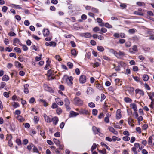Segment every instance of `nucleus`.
<instances>
[{
	"label": "nucleus",
	"mask_w": 154,
	"mask_h": 154,
	"mask_svg": "<svg viewBox=\"0 0 154 154\" xmlns=\"http://www.w3.org/2000/svg\"><path fill=\"white\" fill-rule=\"evenodd\" d=\"M125 55V54L123 52L119 51L116 55V57L118 58H120L121 57H123Z\"/></svg>",
	"instance_id": "14"
},
{
	"label": "nucleus",
	"mask_w": 154,
	"mask_h": 154,
	"mask_svg": "<svg viewBox=\"0 0 154 154\" xmlns=\"http://www.w3.org/2000/svg\"><path fill=\"white\" fill-rule=\"evenodd\" d=\"M100 144L102 146L105 147L108 150H110V148L108 147V146H107L106 144H105L103 142H101Z\"/></svg>",
	"instance_id": "29"
},
{
	"label": "nucleus",
	"mask_w": 154,
	"mask_h": 154,
	"mask_svg": "<svg viewBox=\"0 0 154 154\" xmlns=\"http://www.w3.org/2000/svg\"><path fill=\"white\" fill-rule=\"evenodd\" d=\"M59 121L58 118L57 117H54L51 119V121H52L53 124H54V125H56Z\"/></svg>",
	"instance_id": "9"
},
{
	"label": "nucleus",
	"mask_w": 154,
	"mask_h": 154,
	"mask_svg": "<svg viewBox=\"0 0 154 154\" xmlns=\"http://www.w3.org/2000/svg\"><path fill=\"white\" fill-rule=\"evenodd\" d=\"M16 141V143L19 145H20L21 144V140L19 139H17Z\"/></svg>",
	"instance_id": "59"
},
{
	"label": "nucleus",
	"mask_w": 154,
	"mask_h": 154,
	"mask_svg": "<svg viewBox=\"0 0 154 154\" xmlns=\"http://www.w3.org/2000/svg\"><path fill=\"white\" fill-rule=\"evenodd\" d=\"M64 102L65 103V105L66 106V108L68 110H70V107L69 105L70 104V102L68 99L67 98H65L64 99Z\"/></svg>",
	"instance_id": "6"
},
{
	"label": "nucleus",
	"mask_w": 154,
	"mask_h": 154,
	"mask_svg": "<svg viewBox=\"0 0 154 154\" xmlns=\"http://www.w3.org/2000/svg\"><path fill=\"white\" fill-rule=\"evenodd\" d=\"M53 71L51 70H49L48 71V75H53Z\"/></svg>",
	"instance_id": "58"
},
{
	"label": "nucleus",
	"mask_w": 154,
	"mask_h": 154,
	"mask_svg": "<svg viewBox=\"0 0 154 154\" xmlns=\"http://www.w3.org/2000/svg\"><path fill=\"white\" fill-rule=\"evenodd\" d=\"M40 101L43 103V105L45 106H47L48 104L45 101L42 99H40Z\"/></svg>",
	"instance_id": "45"
},
{
	"label": "nucleus",
	"mask_w": 154,
	"mask_h": 154,
	"mask_svg": "<svg viewBox=\"0 0 154 154\" xmlns=\"http://www.w3.org/2000/svg\"><path fill=\"white\" fill-rule=\"evenodd\" d=\"M49 34V31L47 29H44L43 30V34L45 36H48Z\"/></svg>",
	"instance_id": "18"
},
{
	"label": "nucleus",
	"mask_w": 154,
	"mask_h": 154,
	"mask_svg": "<svg viewBox=\"0 0 154 154\" xmlns=\"http://www.w3.org/2000/svg\"><path fill=\"white\" fill-rule=\"evenodd\" d=\"M124 101L126 103H131L132 100L129 97H125L124 98Z\"/></svg>",
	"instance_id": "26"
},
{
	"label": "nucleus",
	"mask_w": 154,
	"mask_h": 154,
	"mask_svg": "<svg viewBox=\"0 0 154 154\" xmlns=\"http://www.w3.org/2000/svg\"><path fill=\"white\" fill-rule=\"evenodd\" d=\"M52 75H48V80H51L53 79H54V77L53 76H52Z\"/></svg>",
	"instance_id": "62"
},
{
	"label": "nucleus",
	"mask_w": 154,
	"mask_h": 154,
	"mask_svg": "<svg viewBox=\"0 0 154 154\" xmlns=\"http://www.w3.org/2000/svg\"><path fill=\"white\" fill-rule=\"evenodd\" d=\"M134 14L136 15L143 16V14L142 13L139 12L137 11H135L134 12Z\"/></svg>",
	"instance_id": "38"
},
{
	"label": "nucleus",
	"mask_w": 154,
	"mask_h": 154,
	"mask_svg": "<svg viewBox=\"0 0 154 154\" xmlns=\"http://www.w3.org/2000/svg\"><path fill=\"white\" fill-rule=\"evenodd\" d=\"M136 31V29H130L129 31V32L130 34H134Z\"/></svg>",
	"instance_id": "48"
},
{
	"label": "nucleus",
	"mask_w": 154,
	"mask_h": 154,
	"mask_svg": "<svg viewBox=\"0 0 154 154\" xmlns=\"http://www.w3.org/2000/svg\"><path fill=\"white\" fill-rule=\"evenodd\" d=\"M79 113L81 114L88 115L89 114L88 111L85 109H81L79 111Z\"/></svg>",
	"instance_id": "4"
},
{
	"label": "nucleus",
	"mask_w": 154,
	"mask_h": 154,
	"mask_svg": "<svg viewBox=\"0 0 154 154\" xmlns=\"http://www.w3.org/2000/svg\"><path fill=\"white\" fill-rule=\"evenodd\" d=\"M29 85L28 84H26L24 85V92L26 94H28L29 92L28 88Z\"/></svg>",
	"instance_id": "12"
},
{
	"label": "nucleus",
	"mask_w": 154,
	"mask_h": 154,
	"mask_svg": "<svg viewBox=\"0 0 154 154\" xmlns=\"http://www.w3.org/2000/svg\"><path fill=\"white\" fill-rule=\"evenodd\" d=\"M15 66H16L18 67H21V68H23V67L21 66V64L18 61H16L15 62Z\"/></svg>",
	"instance_id": "37"
},
{
	"label": "nucleus",
	"mask_w": 154,
	"mask_h": 154,
	"mask_svg": "<svg viewBox=\"0 0 154 154\" xmlns=\"http://www.w3.org/2000/svg\"><path fill=\"white\" fill-rule=\"evenodd\" d=\"M131 42L129 41L126 42L125 43V45L126 47H129L131 46Z\"/></svg>",
	"instance_id": "41"
},
{
	"label": "nucleus",
	"mask_w": 154,
	"mask_h": 154,
	"mask_svg": "<svg viewBox=\"0 0 154 154\" xmlns=\"http://www.w3.org/2000/svg\"><path fill=\"white\" fill-rule=\"evenodd\" d=\"M53 141L57 146L59 145L60 143V141L58 140L55 138L53 139Z\"/></svg>",
	"instance_id": "27"
},
{
	"label": "nucleus",
	"mask_w": 154,
	"mask_h": 154,
	"mask_svg": "<svg viewBox=\"0 0 154 154\" xmlns=\"http://www.w3.org/2000/svg\"><path fill=\"white\" fill-rule=\"evenodd\" d=\"M8 35L10 36H14L16 34L13 32L11 31L8 33Z\"/></svg>",
	"instance_id": "54"
},
{
	"label": "nucleus",
	"mask_w": 154,
	"mask_h": 154,
	"mask_svg": "<svg viewBox=\"0 0 154 154\" xmlns=\"http://www.w3.org/2000/svg\"><path fill=\"white\" fill-rule=\"evenodd\" d=\"M135 92L136 94L138 93L142 96H143L144 95V93L143 91L139 89H136L135 90Z\"/></svg>",
	"instance_id": "19"
},
{
	"label": "nucleus",
	"mask_w": 154,
	"mask_h": 154,
	"mask_svg": "<svg viewBox=\"0 0 154 154\" xmlns=\"http://www.w3.org/2000/svg\"><path fill=\"white\" fill-rule=\"evenodd\" d=\"M71 53L72 55L74 56H76L77 55V53L76 51L74 49H73L71 50Z\"/></svg>",
	"instance_id": "28"
},
{
	"label": "nucleus",
	"mask_w": 154,
	"mask_h": 154,
	"mask_svg": "<svg viewBox=\"0 0 154 154\" xmlns=\"http://www.w3.org/2000/svg\"><path fill=\"white\" fill-rule=\"evenodd\" d=\"M88 106L90 107L93 108L95 107V104L93 102H90L88 104Z\"/></svg>",
	"instance_id": "43"
},
{
	"label": "nucleus",
	"mask_w": 154,
	"mask_h": 154,
	"mask_svg": "<svg viewBox=\"0 0 154 154\" xmlns=\"http://www.w3.org/2000/svg\"><path fill=\"white\" fill-rule=\"evenodd\" d=\"M11 6H13L17 9H20L21 7L19 5H16L15 4H11Z\"/></svg>",
	"instance_id": "53"
},
{
	"label": "nucleus",
	"mask_w": 154,
	"mask_h": 154,
	"mask_svg": "<svg viewBox=\"0 0 154 154\" xmlns=\"http://www.w3.org/2000/svg\"><path fill=\"white\" fill-rule=\"evenodd\" d=\"M92 130L95 134H97V128L94 126H93L92 128Z\"/></svg>",
	"instance_id": "42"
},
{
	"label": "nucleus",
	"mask_w": 154,
	"mask_h": 154,
	"mask_svg": "<svg viewBox=\"0 0 154 154\" xmlns=\"http://www.w3.org/2000/svg\"><path fill=\"white\" fill-rule=\"evenodd\" d=\"M121 110L120 109H118L117 110L116 114V118L117 119H119L121 118Z\"/></svg>",
	"instance_id": "15"
},
{
	"label": "nucleus",
	"mask_w": 154,
	"mask_h": 154,
	"mask_svg": "<svg viewBox=\"0 0 154 154\" xmlns=\"http://www.w3.org/2000/svg\"><path fill=\"white\" fill-rule=\"evenodd\" d=\"M123 139L125 141H128L130 140V138L128 136H125L123 137Z\"/></svg>",
	"instance_id": "51"
},
{
	"label": "nucleus",
	"mask_w": 154,
	"mask_h": 154,
	"mask_svg": "<svg viewBox=\"0 0 154 154\" xmlns=\"http://www.w3.org/2000/svg\"><path fill=\"white\" fill-rule=\"evenodd\" d=\"M82 36L86 38H89L91 37V34L89 32L82 33Z\"/></svg>",
	"instance_id": "13"
},
{
	"label": "nucleus",
	"mask_w": 154,
	"mask_h": 154,
	"mask_svg": "<svg viewBox=\"0 0 154 154\" xmlns=\"http://www.w3.org/2000/svg\"><path fill=\"white\" fill-rule=\"evenodd\" d=\"M44 88H45V89L49 92H50L51 93H53L54 91L52 89L50 88V87H49L48 85L46 84H45L44 85Z\"/></svg>",
	"instance_id": "7"
},
{
	"label": "nucleus",
	"mask_w": 154,
	"mask_h": 154,
	"mask_svg": "<svg viewBox=\"0 0 154 154\" xmlns=\"http://www.w3.org/2000/svg\"><path fill=\"white\" fill-rule=\"evenodd\" d=\"M14 50L16 52L19 53H20L21 52V51L20 49L17 47H15L14 48Z\"/></svg>",
	"instance_id": "34"
},
{
	"label": "nucleus",
	"mask_w": 154,
	"mask_h": 154,
	"mask_svg": "<svg viewBox=\"0 0 154 154\" xmlns=\"http://www.w3.org/2000/svg\"><path fill=\"white\" fill-rule=\"evenodd\" d=\"M109 129L110 131L114 133L116 135H117L118 134V132L116 131L112 127H109Z\"/></svg>",
	"instance_id": "17"
},
{
	"label": "nucleus",
	"mask_w": 154,
	"mask_h": 154,
	"mask_svg": "<svg viewBox=\"0 0 154 154\" xmlns=\"http://www.w3.org/2000/svg\"><path fill=\"white\" fill-rule=\"evenodd\" d=\"M79 81L80 83H85L86 81V77L85 75H81L79 78Z\"/></svg>",
	"instance_id": "2"
},
{
	"label": "nucleus",
	"mask_w": 154,
	"mask_h": 154,
	"mask_svg": "<svg viewBox=\"0 0 154 154\" xmlns=\"http://www.w3.org/2000/svg\"><path fill=\"white\" fill-rule=\"evenodd\" d=\"M24 24L26 26H28L29 25L30 23L28 20H26L24 22Z\"/></svg>",
	"instance_id": "60"
},
{
	"label": "nucleus",
	"mask_w": 154,
	"mask_h": 154,
	"mask_svg": "<svg viewBox=\"0 0 154 154\" xmlns=\"http://www.w3.org/2000/svg\"><path fill=\"white\" fill-rule=\"evenodd\" d=\"M18 44L20 45H22V44L20 40L17 38H16L14 39L13 45L14 46H16L17 44Z\"/></svg>",
	"instance_id": "8"
},
{
	"label": "nucleus",
	"mask_w": 154,
	"mask_h": 154,
	"mask_svg": "<svg viewBox=\"0 0 154 154\" xmlns=\"http://www.w3.org/2000/svg\"><path fill=\"white\" fill-rule=\"evenodd\" d=\"M56 112L58 115L60 114L62 112L61 109L60 108H57L56 110Z\"/></svg>",
	"instance_id": "46"
},
{
	"label": "nucleus",
	"mask_w": 154,
	"mask_h": 154,
	"mask_svg": "<svg viewBox=\"0 0 154 154\" xmlns=\"http://www.w3.org/2000/svg\"><path fill=\"white\" fill-rule=\"evenodd\" d=\"M45 121L48 123H50L51 122V118L49 116H47L46 114H45L44 115Z\"/></svg>",
	"instance_id": "10"
},
{
	"label": "nucleus",
	"mask_w": 154,
	"mask_h": 154,
	"mask_svg": "<svg viewBox=\"0 0 154 154\" xmlns=\"http://www.w3.org/2000/svg\"><path fill=\"white\" fill-rule=\"evenodd\" d=\"M131 107L132 108L135 112H136L137 110V108L136 105L135 103H132L130 105Z\"/></svg>",
	"instance_id": "23"
},
{
	"label": "nucleus",
	"mask_w": 154,
	"mask_h": 154,
	"mask_svg": "<svg viewBox=\"0 0 154 154\" xmlns=\"http://www.w3.org/2000/svg\"><path fill=\"white\" fill-rule=\"evenodd\" d=\"M105 26L108 28H112V26L111 25L109 24L108 23H106L105 24Z\"/></svg>",
	"instance_id": "55"
},
{
	"label": "nucleus",
	"mask_w": 154,
	"mask_h": 154,
	"mask_svg": "<svg viewBox=\"0 0 154 154\" xmlns=\"http://www.w3.org/2000/svg\"><path fill=\"white\" fill-rule=\"evenodd\" d=\"M143 79L145 81H147L149 79V77L147 75H144L143 76Z\"/></svg>",
	"instance_id": "31"
},
{
	"label": "nucleus",
	"mask_w": 154,
	"mask_h": 154,
	"mask_svg": "<svg viewBox=\"0 0 154 154\" xmlns=\"http://www.w3.org/2000/svg\"><path fill=\"white\" fill-rule=\"evenodd\" d=\"M98 111L97 110L94 109L92 110V114L94 115H96L97 114Z\"/></svg>",
	"instance_id": "57"
},
{
	"label": "nucleus",
	"mask_w": 154,
	"mask_h": 154,
	"mask_svg": "<svg viewBox=\"0 0 154 154\" xmlns=\"http://www.w3.org/2000/svg\"><path fill=\"white\" fill-rule=\"evenodd\" d=\"M74 104L78 106H82L83 104V101L79 98L76 97L74 99Z\"/></svg>",
	"instance_id": "1"
},
{
	"label": "nucleus",
	"mask_w": 154,
	"mask_h": 154,
	"mask_svg": "<svg viewBox=\"0 0 154 154\" xmlns=\"http://www.w3.org/2000/svg\"><path fill=\"white\" fill-rule=\"evenodd\" d=\"M96 87L98 89L100 90H103V87L100 84H96Z\"/></svg>",
	"instance_id": "25"
},
{
	"label": "nucleus",
	"mask_w": 154,
	"mask_h": 154,
	"mask_svg": "<svg viewBox=\"0 0 154 154\" xmlns=\"http://www.w3.org/2000/svg\"><path fill=\"white\" fill-rule=\"evenodd\" d=\"M98 150L99 152L102 154H106V152L105 149H103L102 150Z\"/></svg>",
	"instance_id": "35"
},
{
	"label": "nucleus",
	"mask_w": 154,
	"mask_h": 154,
	"mask_svg": "<svg viewBox=\"0 0 154 154\" xmlns=\"http://www.w3.org/2000/svg\"><path fill=\"white\" fill-rule=\"evenodd\" d=\"M9 79V78L8 76L5 75H4L2 78V80L3 81H7Z\"/></svg>",
	"instance_id": "24"
},
{
	"label": "nucleus",
	"mask_w": 154,
	"mask_h": 154,
	"mask_svg": "<svg viewBox=\"0 0 154 154\" xmlns=\"http://www.w3.org/2000/svg\"><path fill=\"white\" fill-rule=\"evenodd\" d=\"M129 51L131 53H134L135 52H137V46L136 45H134L133 46L132 48H129Z\"/></svg>",
	"instance_id": "5"
},
{
	"label": "nucleus",
	"mask_w": 154,
	"mask_h": 154,
	"mask_svg": "<svg viewBox=\"0 0 154 154\" xmlns=\"http://www.w3.org/2000/svg\"><path fill=\"white\" fill-rule=\"evenodd\" d=\"M148 96L149 97V99L151 100H154L153 99V97H154V92H150L149 93H147Z\"/></svg>",
	"instance_id": "22"
},
{
	"label": "nucleus",
	"mask_w": 154,
	"mask_h": 154,
	"mask_svg": "<svg viewBox=\"0 0 154 154\" xmlns=\"http://www.w3.org/2000/svg\"><path fill=\"white\" fill-rule=\"evenodd\" d=\"M79 114L74 111H71L69 114L70 117H75L76 116L79 115Z\"/></svg>",
	"instance_id": "16"
},
{
	"label": "nucleus",
	"mask_w": 154,
	"mask_h": 154,
	"mask_svg": "<svg viewBox=\"0 0 154 154\" xmlns=\"http://www.w3.org/2000/svg\"><path fill=\"white\" fill-rule=\"evenodd\" d=\"M45 45L47 46H53L54 47H55L56 44V43L54 42H51L49 43L46 42L45 43Z\"/></svg>",
	"instance_id": "11"
},
{
	"label": "nucleus",
	"mask_w": 154,
	"mask_h": 154,
	"mask_svg": "<svg viewBox=\"0 0 154 154\" xmlns=\"http://www.w3.org/2000/svg\"><path fill=\"white\" fill-rule=\"evenodd\" d=\"M144 86L146 89L148 90H150V88L149 86V85L146 83H145L144 85Z\"/></svg>",
	"instance_id": "44"
},
{
	"label": "nucleus",
	"mask_w": 154,
	"mask_h": 154,
	"mask_svg": "<svg viewBox=\"0 0 154 154\" xmlns=\"http://www.w3.org/2000/svg\"><path fill=\"white\" fill-rule=\"evenodd\" d=\"M67 65L70 69H72L73 67V64L70 62H68Z\"/></svg>",
	"instance_id": "39"
},
{
	"label": "nucleus",
	"mask_w": 154,
	"mask_h": 154,
	"mask_svg": "<svg viewBox=\"0 0 154 154\" xmlns=\"http://www.w3.org/2000/svg\"><path fill=\"white\" fill-rule=\"evenodd\" d=\"M22 48L24 51H26L28 50V48L25 45H23L22 44Z\"/></svg>",
	"instance_id": "47"
},
{
	"label": "nucleus",
	"mask_w": 154,
	"mask_h": 154,
	"mask_svg": "<svg viewBox=\"0 0 154 154\" xmlns=\"http://www.w3.org/2000/svg\"><path fill=\"white\" fill-rule=\"evenodd\" d=\"M112 140L113 141H116V140L119 141L120 140V138L116 136H113L112 137Z\"/></svg>",
	"instance_id": "30"
},
{
	"label": "nucleus",
	"mask_w": 154,
	"mask_h": 154,
	"mask_svg": "<svg viewBox=\"0 0 154 154\" xmlns=\"http://www.w3.org/2000/svg\"><path fill=\"white\" fill-rule=\"evenodd\" d=\"M8 8L6 6H4L2 8V11L4 12H6Z\"/></svg>",
	"instance_id": "64"
},
{
	"label": "nucleus",
	"mask_w": 154,
	"mask_h": 154,
	"mask_svg": "<svg viewBox=\"0 0 154 154\" xmlns=\"http://www.w3.org/2000/svg\"><path fill=\"white\" fill-rule=\"evenodd\" d=\"M58 107V106L55 103H54L52 104V105L51 106L52 108L53 109L57 108Z\"/></svg>",
	"instance_id": "63"
},
{
	"label": "nucleus",
	"mask_w": 154,
	"mask_h": 154,
	"mask_svg": "<svg viewBox=\"0 0 154 154\" xmlns=\"http://www.w3.org/2000/svg\"><path fill=\"white\" fill-rule=\"evenodd\" d=\"M32 146L33 147V151L34 152H38V150L37 148L33 144H32Z\"/></svg>",
	"instance_id": "40"
},
{
	"label": "nucleus",
	"mask_w": 154,
	"mask_h": 154,
	"mask_svg": "<svg viewBox=\"0 0 154 154\" xmlns=\"http://www.w3.org/2000/svg\"><path fill=\"white\" fill-rule=\"evenodd\" d=\"M55 100L57 104L60 105H62L63 104V102L60 100V99L59 98H57L55 99Z\"/></svg>",
	"instance_id": "20"
},
{
	"label": "nucleus",
	"mask_w": 154,
	"mask_h": 154,
	"mask_svg": "<svg viewBox=\"0 0 154 154\" xmlns=\"http://www.w3.org/2000/svg\"><path fill=\"white\" fill-rule=\"evenodd\" d=\"M40 135L42 136L43 138H45L46 136H45V132L44 131H40Z\"/></svg>",
	"instance_id": "50"
},
{
	"label": "nucleus",
	"mask_w": 154,
	"mask_h": 154,
	"mask_svg": "<svg viewBox=\"0 0 154 154\" xmlns=\"http://www.w3.org/2000/svg\"><path fill=\"white\" fill-rule=\"evenodd\" d=\"M97 145L96 144L94 143L91 148V150L92 152L94 149H95L97 147Z\"/></svg>",
	"instance_id": "36"
},
{
	"label": "nucleus",
	"mask_w": 154,
	"mask_h": 154,
	"mask_svg": "<svg viewBox=\"0 0 154 154\" xmlns=\"http://www.w3.org/2000/svg\"><path fill=\"white\" fill-rule=\"evenodd\" d=\"M105 98V95L103 94H101V101H102Z\"/></svg>",
	"instance_id": "49"
},
{
	"label": "nucleus",
	"mask_w": 154,
	"mask_h": 154,
	"mask_svg": "<svg viewBox=\"0 0 154 154\" xmlns=\"http://www.w3.org/2000/svg\"><path fill=\"white\" fill-rule=\"evenodd\" d=\"M127 90L129 92V93L130 94H133L134 92V89L132 87H129L128 88Z\"/></svg>",
	"instance_id": "21"
},
{
	"label": "nucleus",
	"mask_w": 154,
	"mask_h": 154,
	"mask_svg": "<svg viewBox=\"0 0 154 154\" xmlns=\"http://www.w3.org/2000/svg\"><path fill=\"white\" fill-rule=\"evenodd\" d=\"M152 137L150 136L148 139V143L149 145H151L152 144Z\"/></svg>",
	"instance_id": "33"
},
{
	"label": "nucleus",
	"mask_w": 154,
	"mask_h": 154,
	"mask_svg": "<svg viewBox=\"0 0 154 154\" xmlns=\"http://www.w3.org/2000/svg\"><path fill=\"white\" fill-rule=\"evenodd\" d=\"M97 49L100 52L103 51L104 50V48L102 47L101 46H98L97 47Z\"/></svg>",
	"instance_id": "32"
},
{
	"label": "nucleus",
	"mask_w": 154,
	"mask_h": 154,
	"mask_svg": "<svg viewBox=\"0 0 154 154\" xmlns=\"http://www.w3.org/2000/svg\"><path fill=\"white\" fill-rule=\"evenodd\" d=\"M151 104L149 105L150 107L152 108L153 109L154 107V100H151Z\"/></svg>",
	"instance_id": "52"
},
{
	"label": "nucleus",
	"mask_w": 154,
	"mask_h": 154,
	"mask_svg": "<svg viewBox=\"0 0 154 154\" xmlns=\"http://www.w3.org/2000/svg\"><path fill=\"white\" fill-rule=\"evenodd\" d=\"M73 78L72 76L68 77L66 79L68 85L69 86H71L73 84Z\"/></svg>",
	"instance_id": "3"
},
{
	"label": "nucleus",
	"mask_w": 154,
	"mask_h": 154,
	"mask_svg": "<svg viewBox=\"0 0 154 154\" xmlns=\"http://www.w3.org/2000/svg\"><path fill=\"white\" fill-rule=\"evenodd\" d=\"M9 56L11 57H14L15 58H16V56L15 53H11L9 54Z\"/></svg>",
	"instance_id": "61"
},
{
	"label": "nucleus",
	"mask_w": 154,
	"mask_h": 154,
	"mask_svg": "<svg viewBox=\"0 0 154 154\" xmlns=\"http://www.w3.org/2000/svg\"><path fill=\"white\" fill-rule=\"evenodd\" d=\"M137 5L140 6H144L145 5L144 3L142 2H137Z\"/></svg>",
	"instance_id": "56"
}]
</instances>
